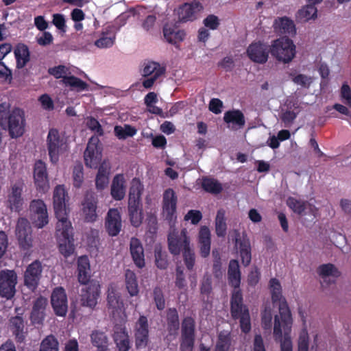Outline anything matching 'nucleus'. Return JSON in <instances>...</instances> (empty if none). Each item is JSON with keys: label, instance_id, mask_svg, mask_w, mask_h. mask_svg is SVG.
I'll return each mask as SVG.
<instances>
[{"label": "nucleus", "instance_id": "72a5a7b5", "mask_svg": "<svg viewBox=\"0 0 351 351\" xmlns=\"http://www.w3.org/2000/svg\"><path fill=\"white\" fill-rule=\"evenodd\" d=\"M78 281L83 285H86L90 280V264L86 256H81L78 259L77 264Z\"/></svg>", "mask_w": 351, "mask_h": 351}, {"label": "nucleus", "instance_id": "09e8293b", "mask_svg": "<svg viewBox=\"0 0 351 351\" xmlns=\"http://www.w3.org/2000/svg\"><path fill=\"white\" fill-rule=\"evenodd\" d=\"M40 351H58V343L53 335L44 339L40 344Z\"/></svg>", "mask_w": 351, "mask_h": 351}, {"label": "nucleus", "instance_id": "c9c22d12", "mask_svg": "<svg viewBox=\"0 0 351 351\" xmlns=\"http://www.w3.org/2000/svg\"><path fill=\"white\" fill-rule=\"evenodd\" d=\"M144 250L138 239L133 237V263L138 268L145 267Z\"/></svg>", "mask_w": 351, "mask_h": 351}, {"label": "nucleus", "instance_id": "c85d7f7f", "mask_svg": "<svg viewBox=\"0 0 351 351\" xmlns=\"http://www.w3.org/2000/svg\"><path fill=\"white\" fill-rule=\"evenodd\" d=\"M68 211L65 212L62 217H60L58 215H56L58 219L56 224V233L58 237L62 238H72L73 237V228L71 223L68 220L67 218Z\"/></svg>", "mask_w": 351, "mask_h": 351}, {"label": "nucleus", "instance_id": "e2e57ef3", "mask_svg": "<svg viewBox=\"0 0 351 351\" xmlns=\"http://www.w3.org/2000/svg\"><path fill=\"white\" fill-rule=\"evenodd\" d=\"M195 338L182 337L180 339V351H193Z\"/></svg>", "mask_w": 351, "mask_h": 351}, {"label": "nucleus", "instance_id": "f8f14e48", "mask_svg": "<svg viewBox=\"0 0 351 351\" xmlns=\"http://www.w3.org/2000/svg\"><path fill=\"white\" fill-rule=\"evenodd\" d=\"M178 197L176 192L171 188L165 191L162 197V214L169 223L176 219Z\"/></svg>", "mask_w": 351, "mask_h": 351}, {"label": "nucleus", "instance_id": "4c0bfd02", "mask_svg": "<svg viewBox=\"0 0 351 351\" xmlns=\"http://www.w3.org/2000/svg\"><path fill=\"white\" fill-rule=\"evenodd\" d=\"M14 54L17 61V67L23 68L29 61V51L27 45L19 44L15 50Z\"/></svg>", "mask_w": 351, "mask_h": 351}, {"label": "nucleus", "instance_id": "423d86ee", "mask_svg": "<svg viewBox=\"0 0 351 351\" xmlns=\"http://www.w3.org/2000/svg\"><path fill=\"white\" fill-rule=\"evenodd\" d=\"M269 287L271 294V300L274 304L277 302L278 304V311L280 319L292 318L290 308L288 306L286 299L282 295V287L279 280L276 278H271L269 280Z\"/></svg>", "mask_w": 351, "mask_h": 351}, {"label": "nucleus", "instance_id": "1a4fd4ad", "mask_svg": "<svg viewBox=\"0 0 351 351\" xmlns=\"http://www.w3.org/2000/svg\"><path fill=\"white\" fill-rule=\"evenodd\" d=\"M168 248L171 254L179 255L182 250L190 247V240L187 236V230L183 228L179 233L176 230L171 231L167 237Z\"/></svg>", "mask_w": 351, "mask_h": 351}, {"label": "nucleus", "instance_id": "6e6d98bb", "mask_svg": "<svg viewBox=\"0 0 351 351\" xmlns=\"http://www.w3.org/2000/svg\"><path fill=\"white\" fill-rule=\"evenodd\" d=\"M184 264L189 270L193 269L195 262V255L193 251L189 248H186L182 252Z\"/></svg>", "mask_w": 351, "mask_h": 351}, {"label": "nucleus", "instance_id": "9b49d317", "mask_svg": "<svg viewBox=\"0 0 351 351\" xmlns=\"http://www.w3.org/2000/svg\"><path fill=\"white\" fill-rule=\"evenodd\" d=\"M234 245L241 258V263L244 267L250 265L252 261V247L250 239L243 234L241 236L239 230L234 232Z\"/></svg>", "mask_w": 351, "mask_h": 351}, {"label": "nucleus", "instance_id": "6ab92c4d", "mask_svg": "<svg viewBox=\"0 0 351 351\" xmlns=\"http://www.w3.org/2000/svg\"><path fill=\"white\" fill-rule=\"evenodd\" d=\"M203 10L201 3L193 1L191 3H185L178 8V20L182 23L193 21L197 19V15Z\"/></svg>", "mask_w": 351, "mask_h": 351}, {"label": "nucleus", "instance_id": "79ce46f5", "mask_svg": "<svg viewBox=\"0 0 351 351\" xmlns=\"http://www.w3.org/2000/svg\"><path fill=\"white\" fill-rule=\"evenodd\" d=\"M317 271L323 279L330 276L337 278L341 274L338 269L332 263L322 264L318 267Z\"/></svg>", "mask_w": 351, "mask_h": 351}, {"label": "nucleus", "instance_id": "20e7f679", "mask_svg": "<svg viewBox=\"0 0 351 351\" xmlns=\"http://www.w3.org/2000/svg\"><path fill=\"white\" fill-rule=\"evenodd\" d=\"M295 45L293 40L282 36L271 41V56L279 62H290L295 56Z\"/></svg>", "mask_w": 351, "mask_h": 351}, {"label": "nucleus", "instance_id": "b1692460", "mask_svg": "<svg viewBox=\"0 0 351 351\" xmlns=\"http://www.w3.org/2000/svg\"><path fill=\"white\" fill-rule=\"evenodd\" d=\"M66 191L62 185H58L53 191V208L56 215L62 217L68 211L66 205Z\"/></svg>", "mask_w": 351, "mask_h": 351}, {"label": "nucleus", "instance_id": "338daca9", "mask_svg": "<svg viewBox=\"0 0 351 351\" xmlns=\"http://www.w3.org/2000/svg\"><path fill=\"white\" fill-rule=\"evenodd\" d=\"M52 23L58 29L65 32V19L62 14H54L53 15Z\"/></svg>", "mask_w": 351, "mask_h": 351}, {"label": "nucleus", "instance_id": "de8ad7c7", "mask_svg": "<svg viewBox=\"0 0 351 351\" xmlns=\"http://www.w3.org/2000/svg\"><path fill=\"white\" fill-rule=\"evenodd\" d=\"M73 237L66 239L62 238L59 241V250L62 254L67 257L74 252V245L73 244Z\"/></svg>", "mask_w": 351, "mask_h": 351}, {"label": "nucleus", "instance_id": "f3484780", "mask_svg": "<svg viewBox=\"0 0 351 351\" xmlns=\"http://www.w3.org/2000/svg\"><path fill=\"white\" fill-rule=\"evenodd\" d=\"M43 267L41 263L36 260L29 265L24 274V284L30 290L34 291L40 282Z\"/></svg>", "mask_w": 351, "mask_h": 351}, {"label": "nucleus", "instance_id": "052dcab7", "mask_svg": "<svg viewBox=\"0 0 351 351\" xmlns=\"http://www.w3.org/2000/svg\"><path fill=\"white\" fill-rule=\"evenodd\" d=\"M202 219V214L197 210H190L184 217V221H191L193 225H197Z\"/></svg>", "mask_w": 351, "mask_h": 351}, {"label": "nucleus", "instance_id": "3c124183", "mask_svg": "<svg viewBox=\"0 0 351 351\" xmlns=\"http://www.w3.org/2000/svg\"><path fill=\"white\" fill-rule=\"evenodd\" d=\"M134 193L133 192V226H140L143 219L142 208H139L138 200L134 199Z\"/></svg>", "mask_w": 351, "mask_h": 351}, {"label": "nucleus", "instance_id": "f704fd0d", "mask_svg": "<svg viewBox=\"0 0 351 351\" xmlns=\"http://www.w3.org/2000/svg\"><path fill=\"white\" fill-rule=\"evenodd\" d=\"M215 232L218 237H224L227 232L226 210L220 208L217 210L215 220Z\"/></svg>", "mask_w": 351, "mask_h": 351}, {"label": "nucleus", "instance_id": "412c9836", "mask_svg": "<svg viewBox=\"0 0 351 351\" xmlns=\"http://www.w3.org/2000/svg\"><path fill=\"white\" fill-rule=\"evenodd\" d=\"M149 341V324L147 317L140 316L136 324L135 344L137 349L144 348Z\"/></svg>", "mask_w": 351, "mask_h": 351}, {"label": "nucleus", "instance_id": "603ef678", "mask_svg": "<svg viewBox=\"0 0 351 351\" xmlns=\"http://www.w3.org/2000/svg\"><path fill=\"white\" fill-rule=\"evenodd\" d=\"M153 298L156 308L162 311L165 308V300L163 291L160 287H156L153 290Z\"/></svg>", "mask_w": 351, "mask_h": 351}, {"label": "nucleus", "instance_id": "2f4dec72", "mask_svg": "<svg viewBox=\"0 0 351 351\" xmlns=\"http://www.w3.org/2000/svg\"><path fill=\"white\" fill-rule=\"evenodd\" d=\"M125 194V180L123 175H117L112 182L111 195L114 199H122Z\"/></svg>", "mask_w": 351, "mask_h": 351}, {"label": "nucleus", "instance_id": "5701e85b", "mask_svg": "<svg viewBox=\"0 0 351 351\" xmlns=\"http://www.w3.org/2000/svg\"><path fill=\"white\" fill-rule=\"evenodd\" d=\"M106 231L110 236H117L121 228V221L117 209L111 208L108 210L105 222Z\"/></svg>", "mask_w": 351, "mask_h": 351}, {"label": "nucleus", "instance_id": "69168bd1", "mask_svg": "<svg viewBox=\"0 0 351 351\" xmlns=\"http://www.w3.org/2000/svg\"><path fill=\"white\" fill-rule=\"evenodd\" d=\"M176 287L180 289H182L186 287V282L184 278V274L182 269L180 267H176V277L175 281Z\"/></svg>", "mask_w": 351, "mask_h": 351}, {"label": "nucleus", "instance_id": "7c9ffc66", "mask_svg": "<svg viewBox=\"0 0 351 351\" xmlns=\"http://www.w3.org/2000/svg\"><path fill=\"white\" fill-rule=\"evenodd\" d=\"M114 339L119 351H128L129 350L130 339L125 327L121 326L114 327Z\"/></svg>", "mask_w": 351, "mask_h": 351}, {"label": "nucleus", "instance_id": "aec40b11", "mask_svg": "<svg viewBox=\"0 0 351 351\" xmlns=\"http://www.w3.org/2000/svg\"><path fill=\"white\" fill-rule=\"evenodd\" d=\"M34 179L37 189L45 193L49 189L46 164L42 160L36 162L34 168Z\"/></svg>", "mask_w": 351, "mask_h": 351}, {"label": "nucleus", "instance_id": "393cba45", "mask_svg": "<svg viewBox=\"0 0 351 351\" xmlns=\"http://www.w3.org/2000/svg\"><path fill=\"white\" fill-rule=\"evenodd\" d=\"M47 298L40 296L34 302L30 319L33 324H41L44 319L45 311L47 306Z\"/></svg>", "mask_w": 351, "mask_h": 351}, {"label": "nucleus", "instance_id": "a18cd8bd", "mask_svg": "<svg viewBox=\"0 0 351 351\" xmlns=\"http://www.w3.org/2000/svg\"><path fill=\"white\" fill-rule=\"evenodd\" d=\"M202 188L206 191L213 194L220 193L223 190L221 184L220 182L215 179L208 178L203 179Z\"/></svg>", "mask_w": 351, "mask_h": 351}, {"label": "nucleus", "instance_id": "0e129e2a", "mask_svg": "<svg viewBox=\"0 0 351 351\" xmlns=\"http://www.w3.org/2000/svg\"><path fill=\"white\" fill-rule=\"evenodd\" d=\"M297 117V113L293 110H287L282 112L280 115L281 121L285 123V126H289Z\"/></svg>", "mask_w": 351, "mask_h": 351}, {"label": "nucleus", "instance_id": "0eeeda50", "mask_svg": "<svg viewBox=\"0 0 351 351\" xmlns=\"http://www.w3.org/2000/svg\"><path fill=\"white\" fill-rule=\"evenodd\" d=\"M247 57L254 62L265 64L267 62L269 54H271V44L258 40L252 42L246 50Z\"/></svg>", "mask_w": 351, "mask_h": 351}, {"label": "nucleus", "instance_id": "680f3d73", "mask_svg": "<svg viewBox=\"0 0 351 351\" xmlns=\"http://www.w3.org/2000/svg\"><path fill=\"white\" fill-rule=\"evenodd\" d=\"M84 180L83 167L81 164L76 165L73 169L74 185L80 187Z\"/></svg>", "mask_w": 351, "mask_h": 351}, {"label": "nucleus", "instance_id": "6e6552de", "mask_svg": "<svg viewBox=\"0 0 351 351\" xmlns=\"http://www.w3.org/2000/svg\"><path fill=\"white\" fill-rule=\"evenodd\" d=\"M15 234L21 249L28 250L33 247L32 228L27 219L21 217L18 219Z\"/></svg>", "mask_w": 351, "mask_h": 351}, {"label": "nucleus", "instance_id": "f257e3e1", "mask_svg": "<svg viewBox=\"0 0 351 351\" xmlns=\"http://www.w3.org/2000/svg\"><path fill=\"white\" fill-rule=\"evenodd\" d=\"M9 107L6 103L0 104V125L8 131L11 138H18L25 132V113L19 108L9 110Z\"/></svg>", "mask_w": 351, "mask_h": 351}, {"label": "nucleus", "instance_id": "49530a36", "mask_svg": "<svg viewBox=\"0 0 351 351\" xmlns=\"http://www.w3.org/2000/svg\"><path fill=\"white\" fill-rule=\"evenodd\" d=\"M154 254L156 267L160 269H165L169 264L167 253L162 250L161 247H156Z\"/></svg>", "mask_w": 351, "mask_h": 351}, {"label": "nucleus", "instance_id": "4d7b16f0", "mask_svg": "<svg viewBox=\"0 0 351 351\" xmlns=\"http://www.w3.org/2000/svg\"><path fill=\"white\" fill-rule=\"evenodd\" d=\"M62 82L66 85H69L72 87L79 88L80 90H84L86 88L87 84L74 76L64 77Z\"/></svg>", "mask_w": 351, "mask_h": 351}, {"label": "nucleus", "instance_id": "bf43d9fd", "mask_svg": "<svg viewBox=\"0 0 351 351\" xmlns=\"http://www.w3.org/2000/svg\"><path fill=\"white\" fill-rule=\"evenodd\" d=\"M272 314L270 308H265L261 313V325L265 330L271 328Z\"/></svg>", "mask_w": 351, "mask_h": 351}, {"label": "nucleus", "instance_id": "dca6fc26", "mask_svg": "<svg viewBox=\"0 0 351 351\" xmlns=\"http://www.w3.org/2000/svg\"><path fill=\"white\" fill-rule=\"evenodd\" d=\"M98 141L97 137H92L84 152L85 164L90 168H97L101 161V149L97 145Z\"/></svg>", "mask_w": 351, "mask_h": 351}, {"label": "nucleus", "instance_id": "473e14b6", "mask_svg": "<svg viewBox=\"0 0 351 351\" xmlns=\"http://www.w3.org/2000/svg\"><path fill=\"white\" fill-rule=\"evenodd\" d=\"M90 337L92 344L97 348V351L108 350V338L104 332L94 330Z\"/></svg>", "mask_w": 351, "mask_h": 351}, {"label": "nucleus", "instance_id": "a211bd4d", "mask_svg": "<svg viewBox=\"0 0 351 351\" xmlns=\"http://www.w3.org/2000/svg\"><path fill=\"white\" fill-rule=\"evenodd\" d=\"M51 303L57 316L65 317L68 311L67 298L62 287L56 288L51 295Z\"/></svg>", "mask_w": 351, "mask_h": 351}, {"label": "nucleus", "instance_id": "bb28decb", "mask_svg": "<svg viewBox=\"0 0 351 351\" xmlns=\"http://www.w3.org/2000/svg\"><path fill=\"white\" fill-rule=\"evenodd\" d=\"M223 121L228 124H232L233 130L243 128L245 124V116L240 110L226 111L223 115Z\"/></svg>", "mask_w": 351, "mask_h": 351}, {"label": "nucleus", "instance_id": "5fc2aeb1", "mask_svg": "<svg viewBox=\"0 0 351 351\" xmlns=\"http://www.w3.org/2000/svg\"><path fill=\"white\" fill-rule=\"evenodd\" d=\"M114 132L116 136L121 140L132 136V127L130 125H124V126L116 125Z\"/></svg>", "mask_w": 351, "mask_h": 351}, {"label": "nucleus", "instance_id": "4468645a", "mask_svg": "<svg viewBox=\"0 0 351 351\" xmlns=\"http://www.w3.org/2000/svg\"><path fill=\"white\" fill-rule=\"evenodd\" d=\"M97 195L92 190L86 191L82 202V211L86 221L93 222L97 220Z\"/></svg>", "mask_w": 351, "mask_h": 351}, {"label": "nucleus", "instance_id": "37998d69", "mask_svg": "<svg viewBox=\"0 0 351 351\" xmlns=\"http://www.w3.org/2000/svg\"><path fill=\"white\" fill-rule=\"evenodd\" d=\"M167 329L169 332H176L179 329V316L176 308H169L167 313Z\"/></svg>", "mask_w": 351, "mask_h": 351}, {"label": "nucleus", "instance_id": "c03bdc74", "mask_svg": "<svg viewBox=\"0 0 351 351\" xmlns=\"http://www.w3.org/2000/svg\"><path fill=\"white\" fill-rule=\"evenodd\" d=\"M195 323L191 317H184L182 322L181 336L195 338Z\"/></svg>", "mask_w": 351, "mask_h": 351}, {"label": "nucleus", "instance_id": "c756f323", "mask_svg": "<svg viewBox=\"0 0 351 351\" xmlns=\"http://www.w3.org/2000/svg\"><path fill=\"white\" fill-rule=\"evenodd\" d=\"M162 31L166 40L175 45L182 42L186 36L184 30L177 29L176 27H171L167 24L164 25Z\"/></svg>", "mask_w": 351, "mask_h": 351}, {"label": "nucleus", "instance_id": "774afa93", "mask_svg": "<svg viewBox=\"0 0 351 351\" xmlns=\"http://www.w3.org/2000/svg\"><path fill=\"white\" fill-rule=\"evenodd\" d=\"M198 241L199 243L211 242L210 231L207 226H204L200 228L198 236Z\"/></svg>", "mask_w": 351, "mask_h": 351}, {"label": "nucleus", "instance_id": "2eb2a0df", "mask_svg": "<svg viewBox=\"0 0 351 351\" xmlns=\"http://www.w3.org/2000/svg\"><path fill=\"white\" fill-rule=\"evenodd\" d=\"M23 187L24 182L21 180H17L12 185L6 202L7 206L11 211L19 213L22 209L24 204L22 196Z\"/></svg>", "mask_w": 351, "mask_h": 351}, {"label": "nucleus", "instance_id": "864d4df0", "mask_svg": "<svg viewBox=\"0 0 351 351\" xmlns=\"http://www.w3.org/2000/svg\"><path fill=\"white\" fill-rule=\"evenodd\" d=\"M309 347V337L307 329L306 328H302L301 330L298 343V351H308Z\"/></svg>", "mask_w": 351, "mask_h": 351}, {"label": "nucleus", "instance_id": "4be33fe9", "mask_svg": "<svg viewBox=\"0 0 351 351\" xmlns=\"http://www.w3.org/2000/svg\"><path fill=\"white\" fill-rule=\"evenodd\" d=\"M99 295V285L97 282H91L81 295L82 306L93 308L97 303Z\"/></svg>", "mask_w": 351, "mask_h": 351}, {"label": "nucleus", "instance_id": "ddd939ff", "mask_svg": "<svg viewBox=\"0 0 351 351\" xmlns=\"http://www.w3.org/2000/svg\"><path fill=\"white\" fill-rule=\"evenodd\" d=\"M17 282L16 274L13 270H2L0 271V295L10 299L15 293V286Z\"/></svg>", "mask_w": 351, "mask_h": 351}, {"label": "nucleus", "instance_id": "39448f33", "mask_svg": "<svg viewBox=\"0 0 351 351\" xmlns=\"http://www.w3.org/2000/svg\"><path fill=\"white\" fill-rule=\"evenodd\" d=\"M47 149L52 163L56 164L60 156L68 149V145L63 138L60 136L56 129H51L47 136Z\"/></svg>", "mask_w": 351, "mask_h": 351}, {"label": "nucleus", "instance_id": "a878e982", "mask_svg": "<svg viewBox=\"0 0 351 351\" xmlns=\"http://www.w3.org/2000/svg\"><path fill=\"white\" fill-rule=\"evenodd\" d=\"M276 33L294 36L296 34V28L293 21L287 16L278 17L274 20L273 24Z\"/></svg>", "mask_w": 351, "mask_h": 351}, {"label": "nucleus", "instance_id": "e433bc0d", "mask_svg": "<svg viewBox=\"0 0 351 351\" xmlns=\"http://www.w3.org/2000/svg\"><path fill=\"white\" fill-rule=\"evenodd\" d=\"M165 71L166 69L165 66H161L159 63L156 62L150 61L145 64L143 70V75L145 77H160L165 75Z\"/></svg>", "mask_w": 351, "mask_h": 351}, {"label": "nucleus", "instance_id": "8fccbe9b", "mask_svg": "<svg viewBox=\"0 0 351 351\" xmlns=\"http://www.w3.org/2000/svg\"><path fill=\"white\" fill-rule=\"evenodd\" d=\"M287 206L295 213L302 214L306 210L305 202L290 197L287 201Z\"/></svg>", "mask_w": 351, "mask_h": 351}, {"label": "nucleus", "instance_id": "f03ea898", "mask_svg": "<svg viewBox=\"0 0 351 351\" xmlns=\"http://www.w3.org/2000/svg\"><path fill=\"white\" fill-rule=\"evenodd\" d=\"M230 314L234 320H239L242 332L247 334L252 328L250 311L243 304L241 289H234L230 297Z\"/></svg>", "mask_w": 351, "mask_h": 351}, {"label": "nucleus", "instance_id": "a19ab883", "mask_svg": "<svg viewBox=\"0 0 351 351\" xmlns=\"http://www.w3.org/2000/svg\"><path fill=\"white\" fill-rule=\"evenodd\" d=\"M317 10L314 5L308 4L298 10L296 18L300 21H308L317 17Z\"/></svg>", "mask_w": 351, "mask_h": 351}, {"label": "nucleus", "instance_id": "cd10ccee", "mask_svg": "<svg viewBox=\"0 0 351 351\" xmlns=\"http://www.w3.org/2000/svg\"><path fill=\"white\" fill-rule=\"evenodd\" d=\"M241 273L239 261L232 259L229 262L228 269V280L229 285L234 289H240Z\"/></svg>", "mask_w": 351, "mask_h": 351}, {"label": "nucleus", "instance_id": "58836bf2", "mask_svg": "<svg viewBox=\"0 0 351 351\" xmlns=\"http://www.w3.org/2000/svg\"><path fill=\"white\" fill-rule=\"evenodd\" d=\"M107 300L108 307L112 309L113 314L123 308V303L119 300V297L113 287L108 288Z\"/></svg>", "mask_w": 351, "mask_h": 351}, {"label": "nucleus", "instance_id": "9d476101", "mask_svg": "<svg viewBox=\"0 0 351 351\" xmlns=\"http://www.w3.org/2000/svg\"><path fill=\"white\" fill-rule=\"evenodd\" d=\"M29 217L32 224L42 228L49 222L47 206L41 199H34L29 205Z\"/></svg>", "mask_w": 351, "mask_h": 351}, {"label": "nucleus", "instance_id": "ea45409f", "mask_svg": "<svg viewBox=\"0 0 351 351\" xmlns=\"http://www.w3.org/2000/svg\"><path fill=\"white\" fill-rule=\"evenodd\" d=\"M10 324V328L16 339H18L19 341H21L24 338L25 334V324L23 317L19 315L11 317Z\"/></svg>", "mask_w": 351, "mask_h": 351}, {"label": "nucleus", "instance_id": "13d9d810", "mask_svg": "<svg viewBox=\"0 0 351 351\" xmlns=\"http://www.w3.org/2000/svg\"><path fill=\"white\" fill-rule=\"evenodd\" d=\"M203 24L206 27L211 30L217 29L220 25V20L215 14L208 15L203 21Z\"/></svg>", "mask_w": 351, "mask_h": 351}, {"label": "nucleus", "instance_id": "7ed1b4c3", "mask_svg": "<svg viewBox=\"0 0 351 351\" xmlns=\"http://www.w3.org/2000/svg\"><path fill=\"white\" fill-rule=\"evenodd\" d=\"M293 319H280L278 315L274 316V338L280 343V351H293L291 332Z\"/></svg>", "mask_w": 351, "mask_h": 351}]
</instances>
